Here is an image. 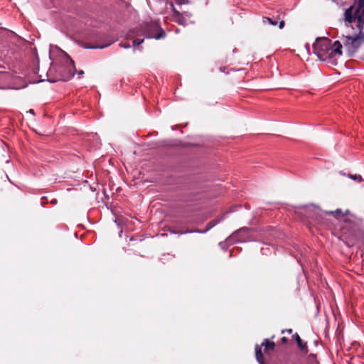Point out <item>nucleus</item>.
Segmentation results:
<instances>
[{"label": "nucleus", "instance_id": "nucleus-1", "mask_svg": "<svg viewBox=\"0 0 364 364\" xmlns=\"http://www.w3.org/2000/svg\"><path fill=\"white\" fill-rule=\"evenodd\" d=\"M325 216L332 215L338 220L339 229L332 231V234L342 240L348 247H353L357 240L364 237L363 220L353 214L348 210L343 212L338 208L335 211H326L323 213Z\"/></svg>", "mask_w": 364, "mask_h": 364}, {"label": "nucleus", "instance_id": "nucleus-2", "mask_svg": "<svg viewBox=\"0 0 364 364\" xmlns=\"http://www.w3.org/2000/svg\"><path fill=\"white\" fill-rule=\"evenodd\" d=\"M314 53L321 60H332L336 55H342V45L340 41L333 43L326 37L317 38L313 44Z\"/></svg>", "mask_w": 364, "mask_h": 364}, {"label": "nucleus", "instance_id": "nucleus-3", "mask_svg": "<svg viewBox=\"0 0 364 364\" xmlns=\"http://www.w3.org/2000/svg\"><path fill=\"white\" fill-rule=\"evenodd\" d=\"M64 61V65H58L55 63L52 65V67L50 68V72L55 70L58 74L56 77L50 80V81H67L75 75L76 69L74 61L67 54L65 55Z\"/></svg>", "mask_w": 364, "mask_h": 364}, {"label": "nucleus", "instance_id": "nucleus-4", "mask_svg": "<svg viewBox=\"0 0 364 364\" xmlns=\"http://www.w3.org/2000/svg\"><path fill=\"white\" fill-rule=\"evenodd\" d=\"M344 21L346 26H350L353 30L355 29L352 26L354 22H356V26L360 28V31L364 28V4L358 13L354 10V5L346 9L344 12Z\"/></svg>", "mask_w": 364, "mask_h": 364}, {"label": "nucleus", "instance_id": "nucleus-5", "mask_svg": "<svg viewBox=\"0 0 364 364\" xmlns=\"http://www.w3.org/2000/svg\"><path fill=\"white\" fill-rule=\"evenodd\" d=\"M356 28L358 34L354 36L348 35L343 37V44L350 56H353L358 49L364 43V28L360 31V28L357 26Z\"/></svg>", "mask_w": 364, "mask_h": 364}, {"label": "nucleus", "instance_id": "nucleus-6", "mask_svg": "<svg viewBox=\"0 0 364 364\" xmlns=\"http://www.w3.org/2000/svg\"><path fill=\"white\" fill-rule=\"evenodd\" d=\"M143 35L148 38L161 39L166 36L165 31L157 21L144 22L141 25Z\"/></svg>", "mask_w": 364, "mask_h": 364}, {"label": "nucleus", "instance_id": "nucleus-7", "mask_svg": "<svg viewBox=\"0 0 364 364\" xmlns=\"http://www.w3.org/2000/svg\"><path fill=\"white\" fill-rule=\"evenodd\" d=\"M248 229L244 228L240 229L238 231L232 233L231 235H229V245L235 242H242L246 241L245 235L247 234Z\"/></svg>", "mask_w": 364, "mask_h": 364}, {"label": "nucleus", "instance_id": "nucleus-8", "mask_svg": "<svg viewBox=\"0 0 364 364\" xmlns=\"http://www.w3.org/2000/svg\"><path fill=\"white\" fill-rule=\"evenodd\" d=\"M284 17V14L282 12H280L276 17H274V16H273L272 18L264 17L263 23H266L267 21H268L272 26H276V25H277V23L279 22V28L280 29H282L285 25Z\"/></svg>", "mask_w": 364, "mask_h": 364}, {"label": "nucleus", "instance_id": "nucleus-9", "mask_svg": "<svg viewBox=\"0 0 364 364\" xmlns=\"http://www.w3.org/2000/svg\"><path fill=\"white\" fill-rule=\"evenodd\" d=\"M292 339H295L296 341L297 346L299 348V349L305 354H306L309 351L308 346L306 343H304L299 336L297 333H294L292 336Z\"/></svg>", "mask_w": 364, "mask_h": 364}, {"label": "nucleus", "instance_id": "nucleus-10", "mask_svg": "<svg viewBox=\"0 0 364 364\" xmlns=\"http://www.w3.org/2000/svg\"><path fill=\"white\" fill-rule=\"evenodd\" d=\"M255 357L259 364H264V359L262 352L261 347L257 345L255 346Z\"/></svg>", "mask_w": 364, "mask_h": 364}, {"label": "nucleus", "instance_id": "nucleus-11", "mask_svg": "<svg viewBox=\"0 0 364 364\" xmlns=\"http://www.w3.org/2000/svg\"><path fill=\"white\" fill-rule=\"evenodd\" d=\"M262 346H264V351L267 352L268 350H273L275 347V343L274 342L269 341L268 339H265L264 341L262 343Z\"/></svg>", "mask_w": 364, "mask_h": 364}, {"label": "nucleus", "instance_id": "nucleus-12", "mask_svg": "<svg viewBox=\"0 0 364 364\" xmlns=\"http://www.w3.org/2000/svg\"><path fill=\"white\" fill-rule=\"evenodd\" d=\"M110 44L111 43H108V44H105V45L89 46L87 43H85L83 46L85 48H88V49H95V48L102 49V48H105L109 46Z\"/></svg>", "mask_w": 364, "mask_h": 364}, {"label": "nucleus", "instance_id": "nucleus-13", "mask_svg": "<svg viewBox=\"0 0 364 364\" xmlns=\"http://www.w3.org/2000/svg\"><path fill=\"white\" fill-rule=\"evenodd\" d=\"M309 216L313 218V215H315L316 218H315V222L317 223H323V215H318L317 213H314L312 215L311 214V212L309 211Z\"/></svg>", "mask_w": 364, "mask_h": 364}, {"label": "nucleus", "instance_id": "nucleus-14", "mask_svg": "<svg viewBox=\"0 0 364 364\" xmlns=\"http://www.w3.org/2000/svg\"><path fill=\"white\" fill-rule=\"evenodd\" d=\"M348 177L353 180L357 181L358 182H361L363 181V178L360 175L348 174Z\"/></svg>", "mask_w": 364, "mask_h": 364}, {"label": "nucleus", "instance_id": "nucleus-15", "mask_svg": "<svg viewBox=\"0 0 364 364\" xmlns=\"http://www.w3.org/2000/svg\"><path fill=\"white\" fill-rule=\"evenodd\" d=\"M364 0H358V3L356 8L354 7V10H356V13L359 12V10L362 8Z\"/></svg>", "mask_w": 364, "mask_h": 364}, {"label": "nucleus", "instance_id": "nucleus-16", "mask_svg": "<svg viewBox=\"0 0 364 364\" xmlns=\"http://www.w3.org/2000/svg\"><path fill=\"white\" fill-rule=\"evenodd\" d=\"M143 42H144V38H142V39L136 38L133 41V44H134V46H139L141 43H142Z\"/></svg>", "mask_w": 364, "mask_h": 364}, {"label": "nucleus", "instance_id": "nucleus-17", "mask_svg": "<svg viewBox=\"0 0 364 364\" xmlns=\"http://www.w3.org/2000/svg\"><path fill=\"white\" fill-rule=\"evenodd\" d=\"M289 341V339L285 337V336H283L281 340H280V342L282 344H287Z\"/></svg>", "mask_w": 364, "mask_h": 364}, {"label": "nucleus", "instance_id": "nucleus-18", "mask_svg": "<svg viewBox=\"0 0 364 364\" xmlns=\"http://www.w3.org/2000/svg\"><path fill=\"white\" fill-rule=\"evenodd\" d=\"M286 332L291 334V333H292L293 330L291 328H289V329H284L282 331V334L285 333Z\"/></svg>", "mask_w": 364, "mask_h": 364}, {"label": "nucleus", "instance_id": "nucleus-19", "mask_svg": "<svg viewBox=\"0 0 364 364\" xmlns=\"http://www.w3.org/2000/svg\"><path fill=\"white\" fill-rule=\"evenodd\" d=\"M120 46L124 48H129L130 47L129 44L128 43H120Z\"/></svg>", "mask_w": 364, "mask_h": 364}, {"label": "nucleus", "instance_id": "nucleus-20", "mask_svg": "<svg viewBox=\"0 0 364 364\" xmlns=\"http://www.w3.org/2000/svg\"><path fill=\"white\" fill-rule=\"evenodd\" d=\"M232 1L234 2L235 4H237V5H238L240 3V1H239V0H232Z\"/></svg>", "mask_w": 364, "mask_h": 364}, {"label": "nucleus", "instance_id": "nucleus-21", "mask_svg": "<svg viewBox=\"0 0 364 364\" xmlns=\"http://www.w3.org/2000/svg\"><path fill=\"white\" fill-rule=\"evenodd\" d=\"M175 14H176V16L178 17V19L181 18V14L178 12V11H176Z\"/></svg>", "mask_w": 364, "mask_h": 364}, {"label": "nucleus", "instance_id": "nucleus-22", "mask_svg": "<svg viewBox=\"0 0 364 364\" xmlns=\"http://www.w3.org/2000/svg\"><path fill=\"white\" fill-rule=\"evenodd\" d=\"M83 73H84V72H83L82 70H80V71L79 72V75H82Z\"/></svg>", "mask_w": 364, "mask_h": 364}, {"label": "nucleus", "instance_id": "nucleus-23", "mask_svg": "<svg viewBox=\"0 0 364 364\" xmlns=\"http://www.w3.org/2000/svg\"><path fill=\"white\" fill-rule=\"evenodd\" d=\"M29 112H30V113H32V114H33V113H34L33 109H30V111H29Z\"/></svg>", "mask_w": 364, "mask_h": 364}, {"label": "nucleus", "instance_id": "nucleus-24", "mask_svg": "<svg viewBox=\"0 0 364 364\" xmlns=\"http://www.w3.org/2000/svg\"><path fill=\"white\" fill-rule=\"evenodd\" d=\"M311 358L315 357L316 355L314 354H311Z\"/></svg>", "mask_w": 364, "mask_h": 364}]
</instances>
